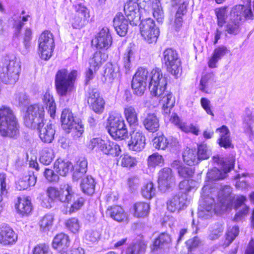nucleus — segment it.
Masks as SVG:
<instances>
[{
    "mask_svg": "<svg viewBox=\"0 0 254 254\" xmlns=\"http://www.w3.org/2000/svg\"><path fill=\"white\" fill-rule=\"evenodd\" d=\"M148 82L149 89L152 96H159L166 89L167 78L161 69L156 67L148 72Z\"/></svg>",
    "mask_w": 254,
    "mask_h": 254,
    "instance_id": "nucleus-6",
    "label": "nucleus"
},
{
    "mask_svg": "<svg viewBox=\"0 0 254 254\" xmlns=\"http://www.w3.org/2000/svg\"><path fill=\"white\" fill-rule=\"evenodd\" d=\"M197 155L200 161L207 159L211 155V151L206 144H200L197 146Z\"/></svg>",
    "mask_w": 254,
    "mask_h": 254,
    "instance_id": "nucleus-55",
    "label": "nucleus"
},
{
    "mask_svg": "<svg viewBox=\"0 0 254 254\" xmlns=\"http://www.w3.org/2000/svg\"><path fill=\"white\" fill-rule=\"evenodd\" d=\"M73 179L77 181L83 177L87 170V161L85 158H80L73 166Z\"/></svg>",
    "mask_w": 254,
    "mask_h": 254,
    "instance_id": "nucleus-30",
    "label": "nucleus"
},
{
    "mask_svg": "<svg viewBox=\"0 0 254 254\" xmlns=\"http://www.w3.org/2000/svg\"><path fill=\"white\" fill-rule=\"evenodd\" d=\"M134 52L131 47H127L124 54L123 58L124 67L126 73H127L131 68V62L134 60Z\"/></svg>",
    "mask_w": 254,
    "mask_h": 254,
    "instance_id": "nucleus-43",
    "label": "nucleus"
},
{
    "mask_svg": "<svg viewBox=\"0 0 254 254\" xmlns=\"http://www.w3.org/2000/svg\"><path fill=\"white\" fill-rule=\"evenodd\" d=\"M197 183L192 180H185L182 181L179 184V188L181 191L180 192H183L187 194L192 189L197 187Z\"/></svg>",
    "mask_w": 254,
    "mask_h": 254,
    "instance_id": "nucleus-56",
    "label": "nucleus"
},
{
    "mask_svg": "<svg viewBox=\"0 0 254 254\" xmlns=\"http://www.w3.org/2000/svg\"><path fill=\"white\" fill-rule=\"evenodd\" d=\"M62 127L63 128L68 131L71 129H73L74 137H79L84 131L83 125L81 121L75 122L72 112L68 109H64L63 110L61 117Z\"/></svg>",
    "mask_w": 254,
    "mask_h": 254,
    "instance_id": "nucleus-11",
    "label": "nucleus"
},
{
    "mask_svg": "<svg viewBox=\"0 0 254 254\" xmlns=\"http://www.w3.org/2000/svg\"><path fill=\"white\" fill-rule=\"evenodd\" d=\"M188 203V200L187 194L178 192L167 201V209L171 212H178L186 208Z\"/></svg>",
    "mask_w": 254,
    "mask_h": 254,
    "instance_id": "nucleus-15",
    "label": "nucleus"
},
{
    "mask_svg": "<svg viewBox=\"0 0 254 254\" xmlns=\"http://www.w3.org/2000/svg\"><path fill=\"white\" fill-rule=\"evenodd\" d=\"M227 7H222L220 8L216 9L215 11L217 18V25L219 27L222 28L226 22L227 19Z\"/></svg>",
    "mask_w": 254,
    "mask_h": 254,
    "instance_id": "nucleus-58",
    "label": "nucleus"
},
{
    "mask_svg": "<svg viewBox=\"0 0 254 254\" xmlns=\"http://www.w3.org/2000/svg\"><path fill=\"white\" fill-rule=\"evenodd\" d=\"M163 61L168 70L172 74L177 76L181 70V62L176 51L171 48L166 49L163 52Z\"/></svg>",
    "mask_w": 254,
    "mask_h": 254,
    "instance_id": "nucleus-12",
    "label": "nucleus"
},
{
    "mask_svg": "<svg viewBox=\"0 0 254 254\" xmlns=\"http://www.w3.org/2000/svg\"><path fill=\"white\" fill-rule=\"evenodd\" d=\"M101 237V231L99 230H89L87 231L85 238L87 241L91 242L98 241Z\"/></svg>",
    "mask_w": 254,
    "mask_h": 254,
    "instance_id": "nucleus-62",
    "label": "nucleus"
},
{
    "mask_svg": "<svg viewBox=\"0 0 254 254\" xmlns=\"http://www.w3.org/2000/svg\"><path fill=\"white\" fill-rule=\"evenodd\" d=\"M54 216L47 214L44 216L40 221L39 225L40 230L46 232L50 231L54 223Z\"/></svg>",
    "mask_w": 254,
    "mask_h": 254,
    "instance_id": "nucleus-46",
    "label": "nucleus"
},
{
    "mask_svg": "<svg viewBox=\"0 0 254 254\" xmlns=\"http://www.w3.org/2000/svg\"><path fill=\"white\" fill-rule=\"evenodd\" d=\"M133 216L136 218H144L150 211V205L144 202H137L133 206Z\"/></svg>",
    "mask_w": 254,
    "mask_h": 254,
    "instance_id": "nucleus-34",
    "label": "nucleus"
},
{
    "mask_svg": "<svg viewBox=\"0 0 254 254\" xmlns=\"http://www.w3.org/2000/svg\"><path fill=\"white\" fill-rule=\"evenodd\" d=\"M154 147L158 150H165L168 147L174 148L178 144V140L175 138H167L164 135H159L153 139Z\"/></svg>",
    "mask_w": 254,
    "mask_h": 254,
    "instance_id": "nucleus-23",
    "label": "nucleus"
},
{
    "mask_svg": "<svg viewBox=\"0 0 254 254\" xmlns=\"http://www.w3.org/2000/svg\"><path fill=\"white\" fill-rule=\"evenodd\" d=\"M125 13L129 21L130 25H137L141 18L146 17L143 13L142 14L141 9L137 3L132 0L127 1L124 5Z\"/></svg>",
    "mask_w": 254,
    "mask_h": 254,
    "instance_id": "nucleus-14",
    "label": "nucleus"
},
{
    "mask_svg": "<svg viewBox=\"0 0 254 254\" xmlns=\"http://www.w3.org/2000/svg\"><path fill=\"white\" fill-rule=\"evenodd\" d=\"M159 96L156 97H160V103L162 105L163 113L165 116H169L171 111L174 106L175 103V97L173 94L165 89Z\"/></svg>",
    "mask_w": 254,
    "mask_h": 254,
    "instance_id": "nucleus-20",
    "label": "nucleus"
},
{
    "mask_svg": "<svg viewBox=\"0 0 254 254\" xmlns=\"http://www.w3.org/2000/svg\"><path fill=\"white\" fill-rule=\"evenodd\" d=\"M28 98L27 95L23 92H18L14 94L13 101L18 106L24 105L28 103Z\"/></svg>",
    "mask_w": 254,
    "mask_h": 254,
    "instance_id": "nucleus-61",
    "label": "nucleus"
},
{
    "mask_svg": "<svg viewBox=\"0 0 254 254\" xmlns=\"http://www.w3.org/2000/svg\"><path fill=\"white\" fill-rule=\"evenodd\" d=\"M42 100L51 117L54 119L56 115V105L53 96L49 91H47L43 95Z\"/></svg>",
    "mask_w": 254,
    "mask_h": 254,
    "instance_id": "nucleus-36",
    "label": "nucleus"
},
{
    "mask_svg": "<svg viewBox=\"0 0 254 254\" xmlns=\"http://www.w3.org/2000/svg\"><path fill=\"white\" fill-rule=\"evenodd\" d=\"M183 159L188 165L193 166L199 162L196 151L190 149H187L183 155Z\"/></svg>",
    "mask_w": 254,
    "mask_h": 254,
    "instance_id": "nucleus-42",
    "label": "nucleus"
},
{
    "mask_svg": "<svg viewBox=\"0 0 254 254\" xmlns=\"http://www.w3.org/2000/svg\"><path fill=\"white\" fill-rule=\"evenodd\" d=\"M125 117L130 125H135L138 123V116L135 109L132 106H127L124 108Z\"/></svg>",
    "mask_w": 254,
    "mask_h": 254,
    "instance_id": "nucleus-39",
    "label": "nucleus"
},
{
    "mask_svg": "<svg viewBox=\"0 0 254 254\" xmlns=\"http://www.w3.org/2000/svg\"><path fill=\"white\" fill-rule=\"evenodd\" d=\"M73 7L74 8V13L88 18H89V10L83 2H76Z\"/></svg>",
    "mask_w": 254,
    "mask_h": 254,
    "instance_id": "nucleus-54",
    "label": "nucleus"
},
{
    "mask_svg": "<svg viewBox=\"0 0 254 254\" xmlns=\"http://www.w3.org/2000/svg\"><path fill=\"white\" fill-rule=\"evenodd\" d=\"M106 215L118 222H123L127 219V215L120 206H111L106 211Z\"/></svg>",
    "mask_w": 254,
    "mask_h": 254,
    "instance_id": "nucleus-31",
    "label": "nucleus"
},
{
    "mask_svg": "<svg viewBox=\"0 0 254 254\" xmlns=\"http://www.w3.org/2000/svg\"><path fill=\"white\" fill-rule=\"evenodd\" d=\"M55 157L53 150L51 148H43L40 153V161L45 165L50 164Z\"/></svg>",
    "mask_w": 254,
    "mask_h": 254,
    "instance_id": "nucleus-48",
    "label": "nucleus"
},
{
    "mask_svg": "<svg viewBox=\"0 0 254 254\" xmlns=\"http://www.w3.org/2000/svg\"><path fill=\"white\" fill-rule=\"evenodd\" d=\"M107 58L108 55L106 53L101 51L96 52L90 60V67H93L94 71H96L102 63L107 60Z\"/></svg>",
    "mask_w": 254,
    "mask_h": 254,
    "instance_id": "nucleus-41",
    "label": "nucleus"
},
{
    "mask_svg": "<svg viewBox=\"0 0 254 254\" xmlns=\"http://www.w3.org/2000/svg\"><path fill=\"white\" fill-rule=\"evenodd\" d=\"M108 122V132L113 138L123 139L127 136V128L121 116H110Z\"/></svg>",
    "mask_w": 254,
    "mask_h": 254,
    "instance_id": "nucleus-8",
    "label": "nucleus"
},
{
    "mask_svg": "<svg viewBox=\"0 0 254 254\" xmlns=\"http://www.w3.org/2000/svg\"><path fill=\"white\" fill-rule=\"evenodd\" d=\"M69 240L68 236L64 233L57 235L53 242V247L54 249L64 248L69 246Z\"/></svg>",
    "mask_w": 254,
    "mask_h": 254,
    "instance_id": "nucleus-44",
    "label": "nucleus"
},
{
    "mask_svg": "<svg viewBox=\"0 0 254 254\" xmlns=\"http://www.w3.org/2000/svg\"><path fill=\"white\" fill-rule=\"evenodd\" d=\"M231 193V189L228 186L221 190L218 194L219 202L216 205L214 204V200L212 197L202 194L198 207V217L207 219L211 216L213 211L219 213L221 211L230 209L233 206V201L235 203L234 208H237L246 200V197L243 195L237 196L236 199H232Z\"/></svg>",
    "mask_w": 254,
    "mask_h": 254,
    "instance_id": "nucleus-1",
    "label": "nucleus"
},
{
    "mask_svg": "<svg viewBox=\"0 0 254 254\" xmlns=\"http://www.w3.org/2000/svg\"><path fill=\"white\" fill-rule=\"evenodd\" d=\"M66 228L73 234H77L81 227V224L78 219L76 218H71L65 222Z\"/></svg>",
    "mask_w": 254,
    "mask_h": 254,
    "instance_id": "nucleus-51",
    "label": "nucleus"
},
{
    "mask_svg": "<svg viewBox=\"0 0 254 254\" xmlns=\"http://www.w3.org/2000/svg\"><path fill=\"white\" fill-rule=\"evenodd\" d=\"M50 249L45 244H38L32 250L33 254H49Z\"/></svg>",
    "mask_w": 254,
    "mask_h": 254,
    "instance_id": "nucleus-64",
    "label": "nucleus"
},
{
    "mask_svg": "<svg viewBox=\"0 0 254 254\" xmlns=\"http://www.w3.org/2000/svg\"><path fill=\"white\" fill-rule=\"evenodd\" d=\"M164 162L163 156L158 153H153L147 158V165L149 168H155L157 166L162 165Z\"/></svg>",
    "mask_w": 254,
    "mask_h": 254,
    "instance_id": "nucleus-50",
    "label": "nucleus"
},
{
    "mask_svg": "<svg viewBox=\"0 0 254 254\" xmlns=\"http://www.w3.org/2000/svg\"><path fill=\"white\" fill-rule=\"evenodd\" d=\"M36 182L37 177L33 173L29 172L15 182V188L18 190H26L31 187H34Z\"/></svg>",
    "mask_w": 254,
    "mask_h": 254,
    "instance_id": "nucleus-24",
    "label": "nucleus"
},
{
    "mask_svg": "<svg viewBox=\"0 0 254 254\" xmlns=\"http://www.w3.org/2000/svg\"><path fill=\"white\" fill-rule=\"evenodd\" d=\"M148 71L143 67H139L133 77L131 87L134 94L142 95L146 89L148 81Z\"/></svg>",
    "mask_w": 254,
    "mask_h": 254,
    "instance_id": "nucleus-13",
    "label": "nucleus"
},
{
    "mask_svg": "<svg viewBox=\"0 0 254 254\" xmlns=\"http://www.w3.org/2000/svg\"><path fill=\"white\" fill-rule=\"evenodd\" d=\"M73 165L68 161L58 159L54 163L55 171L62 176H65L72 168Z\"/></svg>",
    "mask_w": 254,
    "mask_h": 254,
    "instance_id": "nucleus-33",
    "label": "nucleus"
},
{
    "mask_svg": "<svg viewBox=\"0 0 254 254\" xmlns=\"http://www.w3.org/2000/svg\"><path fill=\"white\" fill-rule=\"evenodd\" d=\"M80 187L84 193L88 195L92 194L95 190L94 180L91 176H87L82 179Z\"/></svg>",
    "mask_w": 254,
    "mask_h": 254,
    "instance_id": "nucleus-38",
    "label": "nucleus"
},
{
    "mask_svg": "<svg viewBox=\"0 0 254 254\" xmlns=\"http://www.w3.org/2000/svg\"><path fill=\"white\" fill-rule=\"evenodd\" d=\"M143 124L146 129L151 132L157 131L160 127L159 118L155 113L147 114Z\"/></svg>",
    "mask_w": 254,
    "mask_h": 254,
    "instance_id": "nucleus-28",
    "label": "nucleus"
},
{
    "mask_svg": "<svg viewBox=\"0 0 254 254\" xmlns=\"http://www.w3.org/2000/svg\"><path fill=\"white\" fill-rule=\"evenodd\" d=\"M171 242V239L170 235L167 233H163L155 240L153 250L157 249L164 245L168 244Z\"/></svg>",
    "mask_w": 254,
    "mask_h": 254,
    "instance_id": "nucleus-57",
    "label": "nucleus"
},
{
    "mask_svg": "<svg viewBox=\"0 0 254 254\" xmlns=\"http://www.w3.org/2000/svg\"><path fill=\"white\" fill-rule=\"evenodd\" d=\"M213 160L219 166V168L214 167L207 174V178L210 180H217L225 178L227 173L234 167L235 159L233 156L227 159L220 158L218 156L213 157Z\"/></svg>",
    "mask_w": 254,
    "mask_h": 254,
    "instance_id": "nucleus-5",
    "label": "nucleus"
},
{
    "mask_svg": "<svg viewBox=\"0 0 254 254\" xmlns=\"http://www.w3.org/2000/svg\"><path fill=\"white\" fill-rule=\"evenodd\" d=\"M15 207L17 212L22 216L28 214L32 210L31 200L26 196L18 197Z\"/></svg>",
    "mask_w": 254,
    "mask_h": 254,
    "instance_id": "nucleus-26",
    "label": "nucleus"
},
{
    "mask_svg": "<svg viewBox=\"0 0 254 254\" xmlns=\"http://www.w3.org/2000/svg\"><path fill=\"white\" fill-rule=\"evenodd\" d=\"M17 240V235L8 226H2L0 231V244L2 246L12 245Z\"/></svg>",
    "mask_w": 254,
    "mask_h": 254,
    "instance_id": "nucleus-22",
    "label": "nucleus"
},
{
    "mask_svg": "<svg viewBox=\"0 0 254 254\" xmlns=\"http://www.w3.org/2000/svg\"><path fill=\"white\" fill-rule=\"evenodd\" d=\"M175 183V178L172 170L168 167L161 169L158 174V188L161 191L169 189Z\"/></svg>",
    "mask_w": 254,
    "mask_h": 254,
    "instance_id": "nucleus-17",
    "label": "nucleus"
},
{
    "mask_svg": "<svg viewBox=\"0 0 254 254\" xmlns=\"http://www.w3.org/2000/svg\"><path fill=\"white\" fill-rule=\"evenodd\" d=\"M146 248V245L144 242H137L127 248L126 254H144Z\"/></svg>",
    "mask_w": 254,
    "mask_h": 254,
    "instance_id": "nucleus-45",
    "label": "nucleus"
},
{
    "mask_svg": "<svg viewBox=\"0 0 254 254\" xmlns=\"http://www.w3.org/2000/svg\"><path fill=\"white\" fill-rule=\"evenodd\" d=\"M121 160V164L124 167H131L136 164L137 161L136 159L131 156L125 154L122 155L120 158Z\"/></svg>",
    "mask_w": 254,
    "mask_h": 254,
    "instance_id": "nucleus-59",
    "label": "nucleus"
},
{
    "mask_svg": "<svg viewBox=\"0 0 254 254\" xmlns=\"http://www.w3.org/2000/svg\"><path fill=\"white\" fill-rule=\"evenodd\" d=\"M144 17V18H141L140 24V30L142 36H146L147 32L151 31L153 32V35L155 34L157 32V30L159 28L156 26L154 21L150 18Z\"/></svg>",
    "mask_w": 254,
    "mask_h": 254,
    "instance_id": "nucleus-29",
    "label": "nucleus"
},
{
    "mask_svg": "<svg viewBox=\"0 0 254 254\" xmlns=\"http://www.w3.org/2000/svg\"><path fill=\"white\" fill-rule=\"evenodd\" d=\"M240 31L239 21L232 19L229 21L225 26V35H237Z\"/></svg>",
    "mask_w": 254,
    "mask_h": 254,
    "instance_id": "nucleus-52",
    "label": "nucleus"
},
{
    "mask_svg": "<svg viewBox=\"0 0 254 254\" xmlns=\"http://www.w3.org/2000/svg\"><path fill=\"white\" fill-rule=\"evenodd\" d=\"M19 134V125L13 110L9 107H0V136L16 138Z\"/></svg>",
    "mask_w": 254,
    "mask_h": 254,
    "instance_id": "nucleus-3",
    "label": "nucleus"
},
{
    "mask_svg": "<svg viewBox=\"0 0 254 254\" xmlns=\"http://www.w3.org/2000/svg\"><path fill=\"white\" fill-rule=\"evenodd\" d=\"M215 82V78L213 73L206 74L202 77L200 81L199 88L201 91L207 93L208 89Z\"/></svg>",
    "mask_w": 254,
    "mask_h": 254,
    "instance_id": "nucleus-37",
    "label": "nucleus"
},
{
    "mask_svg": "<svg viewBox=\"0 0 254 254\" xmlns=\"http://www.w3.org/2000/svg\"><path fill=\"white\" fill-rule=\"evenodd\" d=\"M45 110L43 106L39 104L29 106L24 116L25 125L31 128H37L39 136L44 142L50 143L54 138L55 129L52 123L44 124Z\"/></svg>",
    "mask_w": 254,
    "mask_h": 254,
    "instance_id": "nucleus-2",
    "label": "nucleus"
},
{
    "mask_svg": "<svg viewBox=\"0 0 254 254\" xmlns=\"http://www.w3.org/2000/svg\"><path fill=\"white\" fill-rule=\"evenodd\" d=\"M77 74L76 70L68 72L66 69L62 68L57 71L55 76V86L59 95L65 96L72 92Z\"/></svg>",
    "mask_w": 254,
    "mask_h": 254,
    "instance_id": "nucleus-4",
    "label": "nucleus"
},
{
    "mask_svg": "<svg viewBox=\"0 0 254 254\" xmlns=\"http://www.w3.org/2000/svg\"><path fill=\"white\" fill-rule=\"evenodd\" d=\"M88 18L72 13L69 18V21L74 28H80L86 24Z\"/></svg>",
    "mask_w": 254,
    "mask_h": 254,
    "instance_id": "nucleus-49",
    "label": "nucleus"
},
{
    "mask_svg": "<svg viewBox=\"0 0 254 254\" xmlns=\"http://www.w3.org/2000/svg\"><path fill=\"white\" fill-rule=\"evenodd\" d=\"M239 228L234 226L232 228H229L226 234V245L228 246L235 239L239 234Z\"/></svg>",
    "mask_w": 254,
    "mask_h": 254,
    "instance_id": "nucleus-60",
    "label": "nucleus"
},
{
    "mask_svg": "<svg viewBox=\"0 0 254 254\" xmlns=\"http://www.w3.org/2000/svg\"><path fill=\"white\" fill-rule=\"evenodd\" d=\"M138 4L141 9L142 14L148 16L152 13L158 22H162L164 18V13L160 0H137Z\"/></svg>",
    "mask_w": 254,
    "mask_h": 254,
    "instance_id": "nucleus-9",
    "label": "nucleus"
},
{
    "mask_svg": "<svg viewBox=\"0 0 254 254\" xmlns=\"http://www.w3.org/2000/svg\"><path fill=\"white\" fill-rule=\"evenodd\" d=\"M39 53L41 59L49 60L52 56L55 47V41L53 34L47 30L42 32L38 40Z\"/></svg>",
    "mask_w": 254,
    "mask_h": 254,
    "instance_id": "nucleus-10",
    "label": "nucleus"
},
{
    "mask_svg": "<svg viewBox=\"0 0 254 254\" xmlns=\"http://www.w3.org/2000/svg\"><path fill=\"white\" fill-rule=\"evenodd\" d=\"M187 10V5L183 3L179 6L175 16L174 26L176 31H178L182 26L183 18L182 16L186 13Z\"/></svg>",
    "mask_w": 254,
    "mask_h": 254,
    "instance_id": "nucleus-47",
    "label": "nucleus"
},
{
    "mask_svg": "<svg viewBox=\"0 0 254 254\" xmlns=\"http://www.w3.org/2000/svg\"><path fill=\"white\" fill-rule=\"evenodd\" d=\"M216 131L219 132V138L217 141L219 145L225 148L231 147L232 144L228 127L223 126L221 127L217 128Z\"/></svg>",
    "mask_w": 254,
    "mask_h": 254,
    "instance_id": "nucleus-32",
    "label": "nucleus"
},
{
    "mask_svg": "<svg viewBox=\"0 0 254 254\" xmlns=\"http://www.w3.org/2000/svg\"><path fill=\"white\" fill-rule=\"evenodd\" d=\"M145 137L142 132L133 131L128 141V146L131 150L139 152L143 149L145 145Z\"/></svg>",
    "mask_w": 254,
    "mask_h": 254,
    "instance_id": "nucleus-21",
    "label": "nucleus"
},
{
    "mask_svg": "<svg viewBox=\"0 0 254 254\" xmlns=\"http://www.w3.org/2000/svg\"><path fill=\"white\" fill-rule=\"evenodd\" d=\"M119 67L117 65L107 63L105 67L103 74L104 81L107 83H111L119 76Z\"/></svg>",
    "mask_w": 254,
    "mask_h": 254,
    "instance_id": "nucleus-27",
    "label": "nucleus"
},
{
    "mask_svg": "<svg viewBox=\"0 0 254 254\" xmlns=\"http://www.w3.org/2000/svg\"><path fill=\"white\" fill-rule=\"evenodd\" d=\"M128 21V19H126L121 13H118L114 17L113 25L117 33L120 36H124L127 34Z\"/></svg>",
    "mask_w": 254,
    "mask_h": 254,
    "instance_id": "nucleus-25",
    "label": "nucleus"
},
{
    "mask_svg": "<svg viewBox=\"0 0 254 254\" xmlns=\"http://www.w3.org/2000/svg\"><path fill=\"white\" fill-rule=\"evenodd\" d=\"M97 48L107 50L112 45V38L107 27L103 28L92 41Z\"/></svg>",
    "mask_w": 254,
    "mask_h": 254,
    "instance_id": "nucleus-18",
    "label": "nucleus"
},
{
    "mask_svg": "<svg viewBox=\"0 0 254 254\" xmlns=\"http://www.w3.org/2000/svg\"><path fill=\"white\" fill-rule=\"evenodd\" d=\"M246 5L239 4L234 6L231 11V16L234 20L242 21L246 19H253L254 15L251 7V0H246Z\"/></svg>",
    "mask_w": 254,
    "mask_h": 254,
    "instance_id": "nucleus-16",
    "label": "nucleus"
},
{
    "mask_svg": "<svg viewBox=\"0 0 254 254\" xmlns=\"http://www.w3.org/2000/svg\"><path fill=\"white\" fill-rule=\"evenodd\" d=\"M88 103L91 108L96 113H102L104 109L105 102L99 96L97 89L90 90L88 92Z\"/></svg>",
    "mask_w": 254,
    "mask_h": 254,
    "instance_id": "nucleus-19",
    "label": "nucleus"
},
{
    "mask_svg": "<svg viewBox=\"0 0 254 254\" xmlns=\"http://www.w3.org/2000/svg\"><path fill=\"white\" fill-rule=\"evenodd\" d=\"M21 71V64L19 59L12 56L9 60L5 67L2 68L0 78L5 84H13L18 80Z\"/></svg>",
    "mask_w": 254,
    "mask_h": 254,
    "instance_id": "nucleus-7",
    "label": "nucleus"
},
{
    "mask_svg": "<svg viewBox=\"0 0 254 254\" xmlns=\"http://www.w3.org/2000/svg\"><path fill=\"white\" fill-rule=\"evenodd\" d=\"M141 194L146 199H151L155 194V188L152 182L147 183L142 187Z\"/></svg>",
    "mask_w": 254,
    "mask_h": 254,
    "instance_id": "nucleus-53",
    "label": "nucleus"
},
{
    "mask_svg": "<svg viewBox=\"0 0 254 254\" xmlns=\"http://www.w3.org/2000/svg\"><path fill=\"white\" fill-rule=\"evenodd\" d=\"M100 150L106 154L114 156H118L121 152V149L118 144L109 140L103 141Z\"/></svg>",
    "mask_w": 254,
    "mask_h": 254,
    "instance_id": "nucleus-35",
    "label": "nucleus"
},
{
    "mask_svg": "<svg viewBox=\"0 0 254 254\" xmlns=\"http://www.w3.org/2000/svg\"><path fill=\"white\" fill-rule=\"evenodd\" d=\"M32 30L29 28H27L25 30L23 38V44L26 50L29 49L31 45V40L32 37Z\"/></svg>",
    "mask_w": 254,
    "mask_h": 254,
    "instance_id": "nucleus-63",
    "label": "nucleus"
},
{
    "mask_svg": "<svg viewBox=\"0 0 254 254\" xmlns=\"http://www.w3.org/2000/svg\"><path fill=\"white\" fill-rule=\"evenodd\" d=\"M73 197V193L71 187L68 184L64 185L60 190L59 201L62 202H70Z\"/></svg>",
    "mask_w": 254,
    "mask_h": 254,
    "instance_id": "nucleus-40",
    "label": "nucleus"
}]
</instances>
